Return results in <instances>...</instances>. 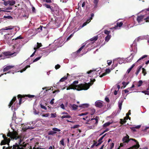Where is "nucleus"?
I'll return each instance as SVG.
<instances>
[{
	"instance_id": "nucleus-63",
	"label": "nucleus",
	"mask_w": 149,
	"mask_h": 149,
	"mask_svg": "<svg viewBox=\"0 0 149 149\" xmlns=\"http://www.w3.org/2000/svg\"><path fill=\"white\" fill-rule=\"evenodd\" d=\"M54 100V98H52L50 102V104H51L53 105L54 104V102L53 101Z\"/></svg>"
},
{
	"instance_id": "nucleus-52",
	"label": "nucleus",
	"mask_w": 149,
	"mask_h": 149,
	"mask_svg": "<svg viewBox=\"0 0 149 149\" xmlns=\"http://www.w3.org/2000/svg\"><path fill=\"white\" fill-rule=\"evenodd\" d=\"M34 49L35 50V51H34V52L30 56V57H32L34 55H35V54L36 52V47H34Z\"/></svg>"
},
{
	"instance_id": "nucleus-7",
	"label": "nucleus",
	"mask_w": 149,
	"mask_h": 149,
	"mask_svg": "<svg viewBox=\"0 0 149 149\" xmlns=\"http://www.w3.org/2000/svg\"><path fill=\"white\" fill-rule=\"evenodd\" d=\"M107 134H105L102 136L101 137H100L98 141V143L96 145V146H97L101 144L102 143V140L104 137Z\"/></svg>"
},
{
	"instance_id": "nucleus-4",
	"label": "nucleus",
	"mask_w": 149,
	"mask_h": 149,
	"mask_svg": "<svg viewBox=\"0 0 149 149\" xmlns=\"http://www.w3.org/2000/svg\"><path fill=\"white\" fill-rule=\"evenodd\" d=\"M98 116H96L95 118H94V120H91V121L90 122H91V124L92 125H94L95 126H96L98 123Z\"/></svg>"
},
{
	"instance_id": "nucleus-8",
	"label": "nucleus",
	"mask_w": 149,
	"mask_h": 149,
	"mask_svg": "<svg viewBox=\"0 0 149 149\" xmlns=\"http://www.w3.org/2000/svg\"><path fill=\"white\" fill-rule=\"evenodd\" d=\"M16 99V97H14L10 101L9 104L8 105V106L10 108L12 106V107H13V106H12L14 102L15 101Z\"/></svg>"
},
{
	"instance_id": "nucleus-60",
	"label": "nucleus",
	"mask_w": 149,
	"mask_h": 149,
	"mask_svg": "<svg viewBox=\"0 0 149 149\" xmlns=\"http://www.w3.org/2000/svg\"><path fill=\"white\" fill-rule=\"evenodd\" d=\"M49 113H47V114H42V116L43 117H47L49 116Z\"/></svg>"
},
{
	"instance_id": "nucleus-10",
	"label": "nucleus",
	"mask_w": 149,
	"mask_h": 149,
	"mask_svg": "<svg viewBox=\"0 0 149 149\" xmlns=\"http://www.w3.org/2000/svg\"><path fill=\"white\" fill-rule=\"evenodd\" d=\"M95 106L97 107L101 108L103 106V104L102 102L97 101L95 102Z\"/></svg>"
},
{
	"instance_id": "nucleus-6",
	"label": "nucleus",
	"mask_w": 149,
	"mask_h": 149,
	"mask_svg": "<svg viewBox=\"0 0 149 149\" xmlns=\"http://www.w3.org/2000/svg\"><path fill=\"white\" fill-rule=\"evenodd\" d=\"M129 136L127 134L126 136L124 137L122 139L124 143H128V142L130 141V139L129 138Z\"/></svg>"
},
{
	"instance_id": "nucleus-16",
	"label": "nucleus",
	"mask_w": 149,
	"mask_h": 149,
	"mask_svg": "<svg viewBox=\"0 0 149 149\" xmlns=\"http://www.w3.org/2000/svg\"><path fill=\"white\" fill-rule=\"evenodd\" d=\"M43 6L46 7L47 8H49L50 9L51 12H53V7L52 6H51L50 5H49L47 4H43Z\"/></svg>"
},
{
	"instance_id": "nucleus-53",
	"label": "nucleus",
	"mask_w": 149,
	"mask_h": 149,
	"mask_svg": "<svg viewBox=\"0 0 149 149\" xmlns=\"http://www.w3.org/2000/svg\"><path fill=\"white\" fill-rule=\"evenodd\" d=\"M41 58V57H38L37 58H35V59H34L33 61V63H34V62H35L38 60H39L40 58Z\"/></svg>"
},
{
	"instance_id": "nucleus-14",
	"label": "nucleus",
	"mask_w": 149,
	"mask_h": 149,
	"mask_svg": "<svg viewBox=\"0 0 149 149\" xmlns=\"http://www.w3.org/2000/svg\"><path fill=\"white\" fill-rule=\"evenodd\" d=\"M123 24V23L122 22H118L116 23V25H115L113 27V28L115 29H117V28L118 27H121L122 26Z\"/></svg>"
},
{
	"instance_id": "nucleus-32",
	"label": "nucleus",
	"mask_w": 149,
	"mask_h": 149,
	"mask_svg": "<svg viewBox=\"0 0 149 149\" xmlns=\"http://www.w3.org/2000/svg\"><path fill=\"white\" fill-rule=\"evenodd\" d=\"M70 117L71 116L69 114H68L66 115H63L61 117V118L62 119H63L65 118H70Z\"/></svg>"
},
{
	"instance_id": "nucleus-57",
	"label": "nucleus",
	"mask_w": 149,
	"mask_h": 149,
	"mask_svg": "<svg viewBox=\"0 0 149 149\" xmlns=\"http://www.w3.org/2000/svg\"><path fill=\"white\" fill-rule=\"evenodd\" d=\"M40 107L41 108L46 110L47 109V108L46 107L42 105V104H40Z\"/></svg>"
},
{
	"instance_id": "nucleus-13",
	"label": "nucleus",
	"mask_w": 149,
	"mask_h": 149,
	"mask_svg": "<svg viewBox=\"0 0 149 149\" xmlns=\"http://www.w3.org/2000/svg\"><path fill=\"white\" fill-rule=\"evenodd\" d=\"M144 16L143 15L138 16L137 18V20L139 23L142 22Z\"/></svg>"
},
{
	"instance_id": "nucleus-12",
	"label": "nucleus",
	"mask_w": 149,
	"mask_h": 149,
	"mask_svg": "<svg viewBox=\"0 0 149 149\" xmlns=\"http://www.w3.org/2000/svg\"><path fill=\"white\" fill-rule=\"evenodd\" d=\"M127 117H125L123 119H120V123L121 125L125 123L126 122V120L127 119Z\"/></svg>"
},
{
	"instance_id": "nucleus-58",
	"label": "nucleus",
	"mask_w": 149,
	"mask_h": 149,
	"mask_svg": "<svg viewBox=\"0 0 149 149\" xmlns=\"http://www.w3.org/2000/svg\"><path fill=\"white\" fill-rule=\"evenodd\" d=\"M92 19V17H90L88 19L86 22H87V24H88L91 21V20Z\"/></svg>"
},
{
	"instance_id": "nucleus-62",
	"label": "nucleus",
	"mask_w": 149,
	"mask_h": 149,
	"mask_svg": "<svg viewBox=\"0 0 149 149\" xmlns=\"http://www.w3.org/2000/svg\"><path fill=\"white\" fill-rule=\"evenodd\" d=\"M42 27H43L42 26H40V27L39 28L37 29V30H39V29H40V30H39V31L40 32L42 31Z\"/></svg>"
},
{
	"instance_id": "nucleus-41",
	"label": "nucleus",
	"mask_w": 149,
	"mask_h": 149,
	"mask_svg": "<svg viewBox=\"0 0 149 149\" xmlns=\"http://www.w3.org/2000/svg\"><path fill=\"white\" fill-rule=\"evenodd\" d=\"M6 144V141L5 140H2L0 143L1 145H5Z\"/></svg>"
},
{
	"instance_id": "nucleus-34",
	"label": "nucleus",
	"mask_w": 149,
	"mask_h": 149,
	"mask_svg": "<svg viewBox=\"0 0 149 149\" xmlns=\"http://www.w3.org/2000/svg\"><path fill=\"white\" fill-rule=\"evenodd\" d=\"M64 139H62L61 141H60V143L63 146H65V144L64 143Z\"/></svg>"
},
{
	"instance_id": "nucleus-54",
	"label": "nucleus",
	"mask_w": 149,
	"mask_h": 149,
	"mask_svg": "<svg viewBox=\"0 0 149 149\" xmlns=\"http://www.w3.org/2000/svg\"><path fill=\"white\" fill-rule=\"evenodd\" d=\"M23 39V38L22 37L20 36H19L17 37L15 39H13L12 40H17V39Z\"/></svg>"
},
{
	"instance_id": "nucleus-51",
	"label": "nucleus",
	"mask_w": 149,
	"mask_h": 149,
	"mask_svg": "<svg viewBox=\"0 0 149 149\" xmlns=\"http://www.w3.org/2000/svg\"><path fill=\"white\" fill-rule=\"evenodd\" d=\"M73 36V33L71 34L67 39L66 41L69 40Z\"/></svg>"
},
{
	"instance_id": "nucleus-50",
	"label": "nucleus",
	"mask_w": 149,
	"mask_h": 149,
	"mask_svg": "<svg viewBox=\"0 0 149 149\" xmlns=\"http://www.w3.org/2000/svg\"><path fill=\"white\" fill-rule=\"evenodd\" d=\"M12 73V74H14V72H12L11 71H8V72L6 73H4V74H2L1 75L0 74V77H1V76L3 75L4 74H6L7 73Z\"/></svg>"
},
{
	"instance_id": "nucleus-29",
	"label": "nucleus",
	"mask_w": 149,
	"mask_h": 149,
	"mask_svg": "<svg viewBox=\"0 0 149 149\" xmlns=\"http://www.w3.org/2000/svg\"><path fill=\"white\" fill-rule=\"evenodd\" d=\"M142 67L141 66L138 67V68L136 70V72L135 73V74L136 75H137L139 73L140 71V70L142 68Z\"/></svg>"
},
{
	"instance_id": "nucleus-38",
	"label": "nucleus",
	"mask_w": 149,
	"mask_h": 149,
	"mask_svg": "<svg viewBox=\"0 0 149 149\" xmlns=\"http://www.w3.org/2000/svg\"><path fill=\"white\" fill-rule=\"evenodd\" d=\"M85 47V45H83L77 51V53H79Z\"/></svg>"
},
{
	"instance_id": "nucleus-28",
	"label": "nucleus",
	"mask_w": 149,
	"mask_h": 149,
	"mask_svg": "<svg viewBox=\"0 0 149 149\" xmlns=\"http://www.w3.org/2000/svg\"><path fill=\"white\" fill-rule=\"evenodd\" d=\"M73 110H76L77 109V107H78L77 105L73 104L71 106Z\"/></svg>"
},
{
	"instance_id": "nucleus-1",
	"label": "nucleus",
	"mask_w": 149,
	"mask_h": 149,
	"mask_svg": "<svg viewBox=\"0 0 149 149\" xmlns=\"http://www.w3.org/2000/svg\"><path fill=\"white\" fill-rule=\"evenodd\" d=\"M70 86L71 88V89H76L78 91H80L87 90L89 88L90 85H89L86 83L78 85H74L72 83Z\"/></svg>"
},
{
	"instance_id": "nucleus-47",
	"label": "nucleus",
	"mask_w": 149,
	"mask_h": 149,
	"mask_svg": "<svg viewBox=\"0 0 149 149\" xmlns=\"http://www.w3.org/2000/svg\"><path fill=\"white\" fill-rule=\"evenodd\" d=\"M10 3V2H9V1H4V4L5 6H7L9 4V3Z\"/></svg>"
},
{
	"instance_id": "nucleus-37",
	"label": "nucleus",
	"mask_w": 149,
	"mask_h": 149,
	"mask_svg": "<svg viewBox=\"0 0 149 149\" xmlns=\"http://www.w3.org/2000/svg\"><path fill=\"white\" fill-rule=\"evenodd\" d=\"M141 92L144 93L145 95H149V91L148 90L142 91Z\"/></svg>"
},
{
	"instance_id": "nucleus-56",
	"label": "nucleus",
	"mask_w": 149,
	"mask_h": 149,
	"mask_svg": "<svg viewBox=\"0 0 149 149\" xmlns=\"http://www.w3.org/2000/svg\"><path fill=\"white\" fill-rule=\"evenodd\" d=\"M19 147L17 143H16L15 144L13 145V148L14 149H16V148H18Z\"/></svg>"
},
{
	"instance_id": "nucleus-27",
	"label": "nucleus",
	"mask_w": 149,
	"mask_h": 149,
	"mask_svg": "<svg viewBox=\"0 0 149 149\" xmlns=\"http://www.w3.org/2000/svg\"><path fill=\"white\" fill-rule=\"evenodd\" d=\"M98 2V0H94V3L95 4L94 8H96L97 7V4Z\"/></svg>"
},
{
	"instance_id": "nucleus-33",
	"label": "nucleus",
	"mask_w": 149,
	"mask_h": 149,
	"mask_svg": "<svg viewBox=\"0 0 149 149\" xmlns=\"http://www.w3.org/2000/svg\"><path fill=\"white\" fill-rule=\"evenodd\" d=\"M42 89L43 90H45V91L46 92L48 91L49 90H53L52 87H51L49 88V87H45L43 88Z\"/></svg>"
},
{
	"instance_id": "nucleus-30",
	"label": "nucleus",
	"mask_w": 149,
	"mask_h": 149,
	"mask_svg": "<svg viewBox=\"0 0 149 149\" xmlns=\"http://www.w3.org/2000/svg\"><path fill=\"white\" fill-rule=\"evenodd\" d=\"M129 83V81H128L127 82H126L125 81H123L122 82V84L123 85V88H125L126 86Z\"/></svg>"
},
{
	"instance_id": "nucleus-20",
	"label": "nucleus",
	"mask_w": 149,
	"mask_h": 149,
	"mask_svg": "<svg viewBox=\"0 0 149 149\" xmlns=\"http://www.w3.org/2000/svg\"><path fill=\"white\" fill-rule=\"evenodd\" d=\"M113 123V122H108L105 123L103 125V127H106L107 126H109L110 125L112 124Z\"/></svg>"
},
{
	"instance_id": "nucleus-23",
	"label": "nucleus",
	"mask_w": 149,
	"mask_h": 149,
	"mask_svg": "<svg viewBox=\"0 0 149 149\" xmlns=\"http://www.w3.org/2000/svg\"><path fill=\"white\" fill-rule=\"evenodd\" d=\"M143 83V82L142 80H139L138 81V84H136L137 86L139 87L141 86L142 85Z\"/></svg>"
},
{
	"instance_id": "nucleus-19",
	"label": "nucleus",
	"mask_w": 149,
	"mask_h": 149,
	"mask_svg": "<svg viewBox=\"0 0 149 149\" xmlns=\"http://www.w3.org/2000/svg\"><path fill=\"white\" fill-rule=\"evenodd\" d=\"M88 106V104H82L79 106V107L82 108H87Z\"/></svg>"
},
{
	"instance_id": "nucleus-64",
	"label": "nucleus",
	"mask_w": 149,
	"mask_h": 149,
	"mask_svg": "<svg viewBox=\"0 0 149 149\" xmlns=\"http://www.w3.org/2000/svg\"><path fill=\"white\" fill-rule=\"evenodd\" d=\"M130 129L131 130L133 131V132L136 131V128L134 127H131Z\"/></svg>"
},
{
	"instance_id": "nucleus-18",
	"label": "nucleus",
	"mask_w": 149,
	"mask_h": 149,
	"mask_svg": "<svg viewBox=\"0 0 149 149\" xmlns=\"http://www.w3.org/2000/svg\"><path fill=\"white\" fill-rule=\"evenodd\" d=\"M5 55L6 56H12L13 55H14V56H16V52H14L13 53H11L10 52H6L5 53Z\"/></svg>"
},
{
	"instance_id": "nucleus-40",
	"label": "nucleus",
	"mask_w": 149,
	"mask_h": 149,
	"mask_svg": "<svg viewBox=\"0 0 149 149\" xmlns=\"http://www.w3.org/2000/svg\"><path fill=\"white\" fill-rule=\"evenodd\" d=\"M142 73L143 74L144 76H145L147 73L146 69L143 68H142Z\"/></svg>"
},
{
	"instance_id": "nucleus-42",
	"label": "nucleus",
	"mask_w": 149,
	"mask_h": 149,
	"mask_svg": "<svg viewBox=\"0 0 149 149\" xmlns=\"http://www.w3.org/2000/svg\"><path fill=\"white\" fill-rule=\"evenodd\" d=\"M95 127L94 125H92L91 126H88L87 127V129L88 130L91 129H94Z\"/></svg>"
},
{
	"instance_id": "nucleus-17",
	"label": "nucleus",
	"mask_w": 149,
	"mask_h": 149,
	"mask_svg": "<svg viewBox=\"0 0 149 149\" xmlns=\"http://www.w3.org/2000/svg\"><path fill=\"white\" fill-rule=\"evenodd\" d=\"M14 26H9L8 27H5L4 28H3L2 29V30H11L14 29Z\"/></svg>"
},
{
	"instance_id": "nucleus-44",
	"label": "nucleus",
	"mask_w": 149,
	"mask_h": 149,
	"mask_svg": "<svg viewBox=\"0 0 149 149\" xmlns=\"http://www.w3.org/2000/svg\"><path fill=\"white\" fill-rule=\"evenodd\" d=\"M34 128V127L33 126H28V127H26V130H31L33 129Z\"/></svg>"
},
{
	"instance_id": "nucleus-3",
	"label": "nucleus",
	"mask_w": 149,
	"mask_h": 149,
	"mask_svg": "<svg viewBox=\"0 0 149 149\" xmlns=\"http://www.w3.org/2000/svg\"><path fill=\"white\" fill-rule=\"evenodd\" d=\"M17 97L19 100V104L20 105L22 103V99H26L27 97L29 98L33 97H34V95H21L19 94L18 95Z\"/></svg>"
},
{
	"instance_id": "nucleus-45",
	"label": "nucleus",
	"mask_w": 149,
	"mask_h": 149,
	"mask_svg": "<svg viewBox=\"0 0 149 149\" xmlns=\"http://www.w3.org/2000/svg\"><path fill=\"white\" fill-rule=\"evenodd\" d=\"M111 33L110 31H108L107 30H105L104 31V33L108 35H109V34H110Z\"/></svg>"
},
{
	"instance_id": "nucleus-24",
	"label": "nucleus",
	"mask_w": 149,
	"mask_h": 149,
	"mask_svg": "<svg viewBox=\"0 0 149 149\" xmlns=\"http://www.w3.org/2000/svg\"><path fill=\"white\" fill-rule=\"evenodd\" d=\"M123 101H119L118 102V106L119 107V109L121 110L122 108V105Z\"/></svg>"
},
{
	"instance_id": "nucleus-2",
	"label": "nucleus",
	"mask_w": 149,
	"mask_h": 149,
	"mask_svg": "<svg viewBox=\"0 0 149 149\" xmlns=\"http://www.w3.org/2000/svg\"><path fill=\"white\" fill-rule=\"evenodd\" d=\"M7 136L10 137L11 139L17 140L20 138L21 136L18 135V134L16 131H13V132H9L7 134Z\"/></svg>"
},
{
	"instance_id": "nucleus-22",
	"label": "nucleus",
	"mask_w": 149,
	"mask_h": 149,
	"mask_svg": "<svg viewBox=\"0 0 149 149\" xmlns=\"http://www.w3.org/2000/svg\"><path fill=\"white\" fill-rule=\"evenodd\" d=\"M98 38V37L97 36H96L93 37V38L90 39V40L91 41H94V42L97 40Z\"/></svg>"
},
{
	"instance_id": "nucleus-49",
	"label": "nucleus",
	"mask_w": 149,
	"mask_h": 149,
	"mask_svg": "<svg viewBox=\"0 0 149 149\" xmlns=\"http://www.w3.org/2000/svg\"><path fill=\"white\" fill-rule=\"evenodd\" d=\"M37 49H38L40 47L42 46V44L41 43H39L38 42L37 43Z\"/></svg>"
},
{
	"instance_id": "nucleus-15",
	"label": "nucleus",
	"mask_w": 149,
	"mask_h": 149,
	"mask_svg": "<svg viewBox=\"0 0 149 149\" xmlns=\"http://www.w3.org/2000/svg\"><path fill=\"white\" fill-rule=\"evenodd\" d=\"M114 143H108L106 146H107V148H109V149H112L114 146Z\"/></svg>"
},
{
	"instance_id": "nucleus-39",
	"label": "nucleus",
	"mask_w": 149,
	"mask_h": 149,
	"mask_svg": "<svg viewBox=\"0 0 149 149\" xmlns=\"http://www.w3.org/2000/svg\"><path fill=\"white\" fill-rule=\"evenodd\" d=\"M52 130L55 132H56V131L60 132L61 131V130L60 129H58L56 128V127H54V128H52Z\"/></svg>"
},
{
	"instance_id": "nucleus-55",
	"label": "nucleus",
	"mask_w": 149,
	"mask_h": 149,
	"mask_svg": "<svg viewBox=\"0 0 149 149\" xmlns=\"http://www.w3.org/2000/svg\"><path fill=\"white\" fill-rule=\"evenodd\" d=\"M91 82H92V83H88V84H89V85H90V86L91 85H92L93 84V82L95 81V79H93V80H92V79H91Z\"/></svg>"
},
{
	"instance_id": "nucleus-21",
	"label": "nucleus",
	"mask_w": 149,
	"mask_h": 149,
	"mask_svg": "<svg viewBox=\"0 0 149 149\" xmlns=\"http://www.w3.org/2000/svg\"><path fill=\"white\" fill-rule=\"evenodd\" d=\"M56 133V132H55V131H50L48 132V134L49 135H53Z\"/></svg>"
},
{
	"instance_id": "nucleus-59",
	"label": "nucleus",
	"mask_w": 149,
	"mask_h": 149,
	"mask_svg": "<svg viewBox=\"0 0 149 149\" xmlns=\"http://www.w3.org/2000/svg\"><path fill=\"white\" fill-rule=\"evenodd\" d=\"M112 61L107 60V63L108 65H110L112 63Z\"/></svg>"
},
{
	"instance_id": "nucleus-25",
	"label": "nucleus",
	"mask_w": 149,
	"mask_h": 149,
	"mask_svg": "<svg viewBox=\"0 0 149 149\" xmlns=\"http://www.w3.org/2000/svg\"><path fill=\"white\" fill-rule=\"evenodd\" d=\"M30 65H27V66H26L24 68H23V69H22V70H21L20 71V72H23L24 71H25V70H26V69L28 68H30Z\"/></svg>"
},
{
	"instance_id": "nucleus-46",
	"label": "nucleus",
	"mask_w": 149,
	"mask_h": 149,
	"mask_svg": "<svg viewBox=\"0 0 149 149\" xmlns=\"http://www.w3.org/2000/svg\"><path fill=\"white\" fill-rule=\"evenodd\" d=\"M6 141V143L9 145V143L10 141V139L7 138L6 140H5Z\"/></svg>"
},
{
	"instance_id": "nucleus-5",
	"label": "nucleus",
	"mask_w": 149,
	"mask_h": 149,
	"mask_svg": "<svg viewBox=\"0 0 149 149\" xmlns=\"http://www.w3.org/2000/svg\"><path fill=\"white\" fill-rule=\"evenodd\" d=\"M4 37V41H6L7 42H9L11 39V37L10 36L9 34L5 35Z\"/></svg>"
},
{
	"instance_id": "nucleus-26",
	"label": "nucleus",
	"mask_w": 149,
	"mask_h": 149,
	"mask_svg": "<svg viewBox=\"0 0 149 149\" xmlns=\"http://www.w3.org/2000/svg\"><path fill=\"white\" fill-rule=\"evenodd\" d=\"M111 37V35H108L105 38V40L107 42H108V41L110 39Z\"/></svg>"
},
{
	"instance_id": "nucleus-36",
	"label": "nucleus",
	"mask_w": 149,
	"mask_h": 149,
	"mask_svg": "<svg viewBox=\"0 0 149 149\" xmlns=\"http://www.w3.org/2000/svg\"><path fill=\"white\" fill-rule=\"evenodd\" d=\"M9 6H11L13 5L15 3V1H9Z\"/></svg>"
},
{
	"instance_id": "nucleus-35",
	"label": "nucleus",
	"mask_w": 149,
	"mask_h": 149,
	"mask_svg": "<svg viewBox=\"0 0 149 149\" xmlns=\"http://www.w3.org/2000/svg\"><path fill=\"white\" fill-rule=\"evenodd\" d=\"M148 56L147 55H144L143 56H142L141 58H139L138 60V61H137V62H139V61H140V60H141V59H143L146 57H147Z\"/></svg>"
},
{
	"instance_id": "nucleus-11",
	"label": "nucleus",
	"mask_w": 149,
	"mask_h": 149,
	"mask_svg": "<svg viewBox=\"0 0 149 149\" xmlns=\"http://www.w3.org/2000/svg\"><path fill=\"white\" fill-rule=\"evenodd\" d=\"M110 72L111 70L109 69H106L105 70V72L102 73V74L100 76V77H102L106 75L107 74L109 73Z\"/></svg>"
},
{
	"instance_id": "nucleus-9",
	"label": "nucleus",
	"mask_w": 149,
	"mask_h": 149,
	"mask_svg": "<svg viewBox=\"0 0 149 149\" xmlns=\"http://www.w3.org/2000/svg\"><path fill=\"white\" fill-rule=\"evenodd\" d=\"M14 67V66L12 65H8L6 66V67L4 68L3 70V72H5L8 71L9 70H10L11 68H13Z\"/></svg>"
},
{
	"instance_id": "nucleus-43",
	"label": "nucleus",
	"mask_w": 149,
	"mask_h": 149,
	"mask_svg": "<svg viewBox=\"0 0 149 149\" xmlns=\"http://www.w3.org/2000/svg\"><path fill=\"white\" fill-rule=\"evenodd\" d=\"M3 17L6 18H7L9 19H12L13 17L10 16H4Z\"/></svg>"
},
{
	"instance_id": "nucleus-31",
	"label": "nucleus",
	"mask_w": 149,
	"mask_h": 149,
	"mask_svg": "<svg viewBox=\"0 0 149 149\" xmlns=\"http://www.w3.org/2000/svg\"><path fill=\"white\" fill-rule=\"evenodd\" d=\"M67 79V76H64L63 78H61L60 80V81L63 82L66 80Z\"/></svg>"
},
{
	"instance_id": "nucleus-48",
	"label": "nucleus",
	"mask_w": 149,
	"mask_h": 149,
	"mask_svg": "<svg viewBox=\"0 0 149 149\" xmlns=\"http://www.w3.org/2000/svg\"><path fill=\"white\" fill-rule=\"evenodd\" d=\"M33 113L35 115H37L39 113V112L38 111H37L35 109H33Z\"/></svg>"
},
{
	"instance_id": "nucleus-61",
	"label": "nucleus",
	"mask_w": 149,
	"mask_h": 149,
	"mask_svg": "<svg viewBox=\"0 0 149 149\" xmlns=\"http://www.w3.org/2000/svg\"><path fill=\"white\" fill-rule=\"evenodd\" d=\"M61 66L59 64H57L55 66V68L56 70H57L60 68Z\"/></svg>"
}]
</instances>
